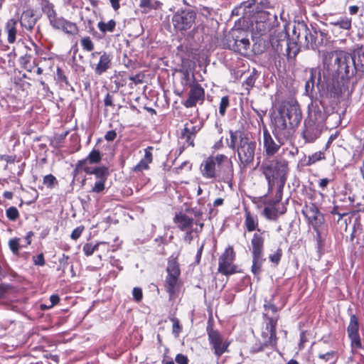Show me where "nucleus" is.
Here are the masks:
<instances>
[{"label":"nucleus","instance_id":"nucleus-1","mask_svg":"<svg viewBox=\"0 0 364 364\" xmlns=\"http://www.w3.org/2000/svg\"><path fill=\"white\" fill-rule=\"evenodd\" d=\"M203 176L207 178H218L230 182L233 177L232 162L223 154L207 158L200 166Z\"/></svg>","mask_w":364,"mask_h":364},{"label":"nucleus","instance_id":"nucleus-2","mask_svg":"<svg viewBox=\"0 0 364 364\" xmlns=\"http://www.w3.org/2000/svg\"><path fill=\"white\" fill-rule=\"evenodd\" d=\"M256 142L240 131H230L229 148L237 150L241 164L245 167L254 161Z\"/></svg>","mask_w":364,"mask_h":364},{"label":"nucleus","instance_id":"nucleus-3","mask_svg":"<svg viewBox=\"0 0 364 364\" xmlns=\"http://www.w3.org/2000/svg\"><path fill=\"white\" fill-rule=\"evenodd\" d=\"M259 171L264 176L268 184V192L272 191L275 184L279 185L283 189L287 181L288 171L287 163L278 159L264 160Z\"/></svg>","mask_w":364,"mask_h":364},{"label":"nucleus","instance_id":"nucleus-4","mask_svg":"<svg viewBox=\"0 0 364 364\" xmlns=\"http://www.w3.org/2000/svg\"><path fill=\"white\" fill-rule=\"evenodd\" d=\"M42 10L47 16L49 23L53 29L62 31L73 36L77 33L78 28L77 25L62 16H58L54 9V6L51 3L45 1L42 6Z\"/></svg>","mask_w":364,"mask_h":364},{"label":"nucleus","instance_id":"nucleus-5","mask_svg":"<svg viewBox=\"0 0 364 364\" xmlns=\"http://www.w3.org/2000/svg\"><path fill=\"white\" fill-rule=\"evenodd\" d=\"M166 272L165 289L169 295V299L173 300L178 296L182 286L180 279L181 271L178 262L176 260L169 261Z\"/></svg>","mask_w":364,"mask_h":364},{"label":"nucleus","instance_id":"nucleus-6","mask_svg":"<svg viewBox=\"0 0 364 364\" xmlns=\"http://www.w3.org/2000/svg\"><path fill=\"white\" fill-rule=\"evenodd\" d=\"M333 68L339 75H348L350 68H355L357 60L350 54L344 51H336L332 53Z\"/></svg>","mask_w":364,"mask_h":364},{"label":"nucleus","instance_id":"nucleus-7","mask_svg":"<svg viewBox=\"0 0 364 364\" xmlns=\"http://www.w3.org/2000/svg\"><path fill=\"white\" fill-rule=\"evenodd\" d=\"M196 14L188 9L177 11L172 16V23L174 28L178 31L190 29L195 22Z\"/></svg>","mask_w":364,"mask_h":364},{"label":"nucleus","instance_id":"nucleus-8","mask_svg":"<svg viewBox=\"0 0 364 364\" xmlns=\"http://www.w3.org/2000/svg\"><path fill=\"white\" fill-rule=\"evenodd\" d=\"M242 33L241 31H234L227 39V45L229 49L246 55L250 50V43L248 38L242 36Z\"/></svg>","mask_w":364,"mask_h":364},{"label":"nucleus","instance_id":"nucleus-9","mask_svg":"<svg viewBox=\"0 0 364 364\" xmlns=\"http://www.w3.org/2000/svg\"><path fill=\"white\" fill-rule=\"evenodd\" d=\"M235 252L232 247H228L219 258L218 271L225 275L232 274L236 272V267L233 264Z\"/></svg>","mask_w":364,"mask_h":364},{"label":"nucleus","instance_id":"nucleus-10","mask_svg":"<svg viewBox=\"0 0 364 364\" xmlns=\"http://www.w3.org/2000/svg\"><path fill=\"white\" fill-rule=\"evenodd\" d=\"M208 336L210 344L214 349V353L218 358L228 350L229 343L224 341L223 336L218 331L212 328H208Z\"/></svg>","mask_w":364,"mask_h":364},{"label":"nucleus","instance_id":"nucleus-11","mask_svg":"<svg viewBox=\"0 0 364 364\" xmlns=\"http://www.w3.org/2000/svg\"><path fill=\"white\" fill-rule=\"evenodd\" d=\"M205 100V90L201 85L193 82L190 85L188 99L183 102L186 108H191L196 106L197 103L202 104Z\"/></svg>","mask_w":364,"mask_h":364},{"label":"nucleus","instance_id":"nucleus-12","mask_svg":"<svg viewBox=\"0 0 364 364\" xmlns=\"http://www.w3.org/2000/svg\"><path fill=\"white\" fill-rule=\"evenodd\" d=\"M283 117L288 121L289 126L294 127L297 126L301 119V110L296 103H288L279 111Z\"/></svg>","mask_w":364,"mask_h":364},{"label":"nucleus","instance_id":"nucleus-13","mask_svg":"<svg viewBox=\"0 0 364 364\" xmlns=\"http://www.w3.org/2000/svg\"><path fill=\"white\" fill-rule=\"evenodd\" d=\"M202 124L200 122L190 121L186 122L181 132V138L185 140L188 146H194V138L200 130Z\"/></svg>","mask_w":364,"mask_h":364},{"label":"nucleus","instance_id":"nucleus-14","mask_svg":"<svg viewBox=\"0 0 364 364\" xmlns=\"http://www.w3.org/2000/svg\"><path fill=\"white\" fill-rule=\"evenodd\" d=\"M359 323L358 319L355 315L352 314L350 318V322L347 328V332L351 341V346L353 348H360L362 347L360 336L358 333Z\"/></svg>","mask_w":364,"mask_h":364},{"label":"nucleus","instance_id":"nucleus-15","mask_svg":"<svg viewBox=\"0 0 364 364\" xmlns=\"http://www.w3.org/2000/svg\"><path fill=\"white\" fill-rule=\"evenodd\" d=\"M304 130L303 137L306 142H314L318 139L321 133L323 127L313 122L312 120H306L304 122Z\"/></svg>","mask_w":364,"mask_h":364},{"label":"nucleus","instance_id":"nucleus-16","mask_svg":"<svg viewBox=\"0 0 364 364\" xmlns=\"http://www.w3.org/2000/svg\"><path fill=\"white\" fill-rule=\"evenodd\" d=\"M277 319L276 318H268L266 323L265 331H262V336L264 338L263 343L265 346L274 345L276 343V326Z\"/></svg>","mask_w":364,"mask_h":364},{"label":"nucleus","instance_id":"nucleus-17","mask_svg":"<svg viewBox=\"0 0 364 364\" xmlns=\"http://www.w3.org/2000/svg\"><path fill=\"white\" fill-rule=\"evenodd\" d=\"M282 143L278 141L277 143L267 129H263V146L267 155H274L281 147Z\"/></svg>","mask_w":364,"mask_h":364},{"label":"nucleus","instance_id":"nucleus-18","mask_svg":"<svg viewBox=\"0 0 364 364\" xmlns=\"http://www.w3.org/2000/svg\"><path fill=\"white\" fill-rule=\"evenodd\" d=\"M102 154L100 150L93 149L85 159L78 161V162L76 164L75 170H84L85 167H88L87 166V164H99L102 161Z\"/></svg>","mask_w":364,"mask_h":364},{"label":"nucleus","instance_id":"nucleus-19","mask_svg":"<svg viewBox=\"0 0 364 364\" xmlns=\"http://www.w3.org/2000/svg\"><path fill=\"white\" fill-rule=\"evenodd\" d=\"M97 55H100V58L98 63L95 68V72L97 75H102L109 68L112 58L109 54L103 51L92 53L91 54L92 58H95Z\"/></svg>","mask_w":364,"mask_h":364},{"label":"nucleus","instance_id":"nucleus-20","mask_svg":"<svg viewBox=\"0 0 364 364\" xmlns=\"http://www.w3.org/2000/svg\"><path fill=\"white\" fill-rule=\"evenodd\" d=\"M173 222L181 231H188L192 229L194 220L183 213L176 214Z\"/></svg>","mask_w":364,"mask_h":364},{"label":"nucleus","instance_id":"nucleus-21","mask_svg":"<svg viewBox=\"0 0 364 364\" xmlns=\"http://www.w3.org/2000/svg\"><path fill=\"white\" fill-rule=\"evenodd\" d=\"M264 239L262 235L255 233L251 240L252 257H263Z\"/></svg>","mask_w":364,"mask_h":364},{"label":"nucleus","instance_id":"nucleus-22","mask_svg":"<svg viewBox=\"0 0 364 364\" xmlns=\"http://www.w3.org/2000/svg\"><path fill=\"white\" fill-rule=\"evenodd\" d=\"M22 27L28 31H32L36 23V18L34 17V12L32 9L24 11L20 18Z\"/></svg>","mask_w":364,"mask_h":364},{"label":"nucleus","instance_id":"nucleus-23","mask_svg":"<svg viewBox=\"0 0 364 364\" xmlns=\"http://www.w3.org/2000/svg\"><path fill=\"white\" fill-rule=\"evenodd\" d=\"M18 20L9 19L5 25V31L7 33V41L9 43H14L16 40Z\"/></svg>","mask_w":364,"mask_h":364},{"label":"nucleus","instance_id":"nucleus-24","mask_svg":"<svg viewBox=\"0 0 364 364\" xmlns=\"http://www.w3.org/2000/svg\"><path fill=\"white\" fill-rule=\"evenodd\" d=\"M87 174H94L99 180H107L109 175L108 168L105 166L92 168L85 167L83 170Z\"/></svg>","mask_w":364,"mask_h":364},{"label":"nucleus","instance_id":"nucleus-25","mask_svg":"<svg viewBox=\"0 0 364 364\" xmlns=\"http://www.w3.org/2000/svg\"><path fill=\"white\" fill-rule=\"evenodd\" d=\"M277 203H272L269 204L264 208V215L269 220H277L279 215H282L286 212V208L282 207L281 210H279L276 207Z\"/></svg>","mask_w":364,"mask_h":364},{"label":"nucleus","instance_id":"nucleus-26","mask_svg":"<svg viewBox=\"0 0 364 364\" xmlns=\"http://www.w3.org/2000/svg\"><path fill=\"white\" fill-rule=\"evenodd\" d=\"M326 114L319 108L313 107L309 111V116L307 120H312L315 124L323 126L326 120Z\"/></svg>","mask_w":364,"mask_h":364},{"label":"nucleus","instance_id":"nucleus-27","mask_svg":"<svg viewBox=\"0 0 364 364\" xmlns=\"http://www.w3.org/2000/svg\"><path fill=\"white\" fill-rule=\"evenodd\" d=\"M245 226L246 230L248 232H252L254 230H257V231H260L259 229H257L258 227V218L255 215H252L250 211L245 210Z\"/></svg>","mask_w":364,"mask_h":364},{"label":"nucleus","instance_id":"nucleus-28","mask_svg":"<svg viewBox=\"0 0 364 364\" xmlns=\"http://www.w3.org/2000/svg\"><path fill=\"white\" fill-rule=\"evenodd\" d=\"M330 24L334 27V29L338 28L343 30H350L351 28V18L347 16L341 17L336 21H331Z\"/></svg>","mask_w":364,"mask_h":364},{"label":"nucleus","instance_id":"nucleus-29","mask_svg":"<svg viewBox=\"0 0 364 364\" xmlns=\"http://www.w3.org/2000/svg\"><path fill=\"white\" fill-rule=\"evenodd\" d=\"M337 358V353L333 350L326 353H320L318 355V359L323 361V364H333L336 362Z\"/></svg>","mask_w":364,"mask_h":364},{"label":"nucleus","instance_id":"nucleus-30","mask_svg":"<svg viewBox=\"0 0 364 364\" xmlns=\"http://www.w3.org/2000/svg\"><path fill=\"white\" fill-rule=\"evenodd\" d=\"M116 26V22L114 20H110L107 23L100 21L97 27L102 33L112 32Z\"/></svg>","mask_w":364,"mask_h":364},{"label":"nucleus","instance_id":"nucleus-31","mask_svg":"<svg viewBox=\"0 0 364 364\" xmlns=\"http://www.w3.org/2000/svg\"><path fill=\"white\" fill-rule=\"evenodd\" d=\"M263 261L264 259L262 257H252V272L255 275H258L261 272V267Z\"/></svg>","mask_w":364,"mask_h":364},{"label":"nucleus","instance_id":"nucleus-32","mask_svg":"<svg viewBox=\"0 0 364 364\" xmlns=\"http://www.w3.org/2000/svg\"><path fill=\"white\" fill-rule=\"evenodd\" d=\"M275 127L279 130H284L289 126L288 121L285 119V116L283 117L279 112V115L276 117L274 119Z\"/></svg>","mask_w":364,"mask_h":364},{"label":"nucleus","instance_id":"nucleus-33","mask_svg":"<svg viewBox=\"0 0 364 364\" xmlns=\"http://www.w3.org/2000/svg\"><path fill=\"white\" fill-rule=\"evenodd\" d=\"M186 211L194 216L196 219L194 222L195 224L198 225L200 226V229L202 230L203 227V223L199 221V218H201V216L203 215V211L200 208H197L187 209Z\"/></svg>","mask_w":364,"mask_h":364},{"label":"nucleus","instance_id":"nucleus-34","mask_svg":"<svg viewBox=\"0 0 364 364\" xmlns=\"http://www.w3.org/2000/svg\"><path fill=\"white\" fill-rule=\"evenodd\" d=\"M355 69L364 71V46H361L358 52L357 63L355 64Z\"/></svg>","mask_w":364,"mask_h":364},{"label":"nucleus","instance_id":"nucleus-35","mask_svg":"<svg viewBox=\"0 0 364 364\" xmlns=\"http://www.w3.org/2000/svg\"><path fill=\"white\" fill-rule=\"evenodd\" d=\"M80 43L83 50L88 52L94 50V43L90 37L82 38Z\"/></svg>","mask_w":364,"mask_h":364},{"label":"nucleus","instance_id":"nucleus-36","mask_svg":"<svg viewBox=\"0 0 364 364\" xmlns=\"http://www.w3.org/2000/svg\"><path fill=\"white\" fill-rule=\"evenodd\" d=\"M6 214L7 218L12 221L16 220L19 216L18 210L14 206L8 208L6 211Z\"/></svg>","mask_w":364,"mask_h":364},{"label":"nucleus","instance_id":"nucleus-37","mask_svg":"<svg viewBox=\"0 0 364 364\" xmlns=\"http://www.w3.org/2000/svg\"><path fill=\"white\" fill-rule=\"evenodd\" d=\"M308 72L309 73V78L307 80H311L315 84L316 79H317L318 83L321 80L319 70L317 68H310Z\"/></svg>","mask_w":364,"mask_h":364},{"label":"nucleus","instance_id":"nucleus-38","mask_svg":"<svg viewBox=\"0 0 364 364\" xmlns=\"http://www.w3.org/2000/svg\"><path fill=\"white\" fill-rule=\"evenodd\" d=\"M331 95L336 97H338L343 93V88L339 85L338 82L336 85L333 82L332 87L329 88Z\"/></svg>","mask_w":364,"mask_h":364},{"label":"nucleus","instance_id":"nucleus-39","mask_svg":"<svg viewBox=\"0 0 364 364\" xmlns=\"http://www.w3.org/2000/svg\"><path fill=\"white\" fill-rule=\"evenodd\" d=\"M99 245H92L87 243L83 246V252L86 256L92 255L94 252L97 250Z\"/></svg>","mask_w":364,"mask_h":364},{"label":"nucleus","instance_id":"nucleus-40","mask_svg":"<svg viewBox=\"0 0 364 364\" xmlns=\"http://www.w3.org/2000/svg\"><path fill=\"white\" fill-rule=\"evenodd\" d=\"M9 246L14 254L18 255L19 250V239L14 238L10 240L9 242Z\"/></svg>","mask_w":364,"mask_h":364},{"label":"nucleus","instance_id":"nucleus-41","mask_svg":"<svg viewBox=\"0 0 364 364\" xmlns=\"http://www.w3.org/2000/svg\"><path fill=\"white\" fill-rule=\"evenodd\" d=\"M149 163L146 162L144 159H141L134 168V172H141L149 168Z\"/></svg>","mask_w":364,"mask_h":364},{"label":"nucleus","instance_id":"nucleus-42","mask_svg":"<svg viewBox=\"0 0 364 364\" xmlns=\"http://www.w3.org/2000/svg\"><path fill=\"white\" fill-rule=\"evenodd\" d=\"M139 7L143 9L144 14L154 8L151 0H140Z\"/></svg>","mask_w":364,"mask_h":364},{"label":"nucleus","instance_id":"nucleus-43","mask_svg":"<svg viewBox=\"0 0 364 364\" xmlns=\"http://www.w3.org/2000/svg\"><path fill=\"white\" fill-rule=\"evenodd\" d=\"M229 106V99L227 96H224L221 98L220 107H219V113L221 115H224L226 111L227 107Z\"/></svg>","mask_w":364,"mask_h":364},{"label":"nucleus","instance_id":"nucleus-44","mask_svg":"<svg viewBox=\"0 0 364 364\" xmlns=\"http://www.w3.org/2000/svg\"><path fill=\"white\" fill-rule=\"evenodd\" d=\"M56 182L55 177L52 174H48L44 176L43 178V183L48 187V188H52L54 183Z\"/></svg>","mask_w":364,"mask_h":364},{"label":"nucleus","instance_id":"nucleus-45","mask_svg":"<svg viewBox=\"0 0 364 364\" xmlns=\"http://www.w3.org/2000/svg\"><path fill=\"white\" fill-rule=\"evenodd\" d=\"M105 180H98L95 182L92 191L95 193H100L105 189Z\"/></svg>","mask_w":364,"mask_h":364},{"label":"nucleus","instance_id":"nucleus-46","mask_svg":"<svg viewBox=\"0 0 364 364\" xmlns=\"http://www.w3.org/2000/svg\"><path fill=\"white\" fill-rule=\"evenodd\" d=\"M282 255V250L278 249L276 251V252H274L272 255H270L269 257V259H270V261L272 262L277 264L279 262L280 259H281Z\"/></svg>","mask_w":364,"mask_h":364},{"label":"nucleus","instance_id":"nucleus-47","mask_svg":"<svg viewBox=\"0 0 364 364\" xmlns=\"http://www.w3.org/2000/svg\"><path fill=\"white\" fill-rule=\"evenodd\" d=\"M314 82H312L311 80H306L305 84V94L311 97L314 88Z\"/></svg>","mask_w":364,"mask_h":364},{"label":"nucleus","instance_id":"nucleus-48","mask_svg":"<svg viewBox=\"0 0 364 364\" xmlns=\"http://www.w3.org/2000/svg\"><path fill=\"white\" fill-rule=\"evenodd\" d=\"M152 150H153L152 146H148L147 148H146L144 149V156L143 159H144L146 162H149V164H151L153 160Z\"/></svg>","mask_w":364,"mask_h":364},{"label":"nucleus","instance_id":"nucleus-49","mask_svg":"<svg viewBox=\"0 0 364 364\" xmlns=\"http://www.w3.org/2000/svg\"><path fill=\"white\" fill-rule=\"evenodd\" d=\"M323 159H324V154L321 151H318L309 156V161L311 163H316Z\"/></svg>","mask_w":364,"mask_h":364},{"label":"nucleus","instance_id":"nucleus-50","mask_svg":"<svg viewBox=\"0 0 364 364\" xmlns=\"http://www.w3.org/2000/svg\"><path fill=\"white\" fill-rule=\"evenodd\" d=\"M256 80V76L255 74H251L244 82V85H246V89L248 90L250 87H252L255 85Z\"/></svg>","mask_w":364,"mask_h":364},{"label":"nucleus","instance_id":"nucleus-51","mask_svg":"<svg viewBox=\"0 0 364 364\" xmlns=\"http://www.w3.org/2000/svg\"><path fill=\"white\" fill-rule=\"evenodd\" d=\"M83 230L84 228L82 226H79L74 229L70 235L71 238L75 240H77L80 237Z\"/></svg>","mask_w":364,"mask_h":364},{"label":"nucleus","instance_id":"nucleus-52","mask_svg":"<svg viewBox=\"0 0 364 364\" xmlns=\"http://www.w3.org/2000/svg\"><path fill=\"white\" fill-rule=\"evenodd\" d=\"M132 294L134 298V299L136 301H140L142 299L143 294L142 291L140 288L134 287L132 291Z\"/></svg>","mask_w":364,"mask_h":364},{"label":"nucleus","instance_id":"nucleus-53","mask_svg":"<svg viewBox=\"0 0 364 364\" xmlns=\"http://www.w3.org/2000/svg\"><path fill=\"white\" fill-rule=\"evenodd\" d=\"M33 263L35 265L43 266L45 264L44 256L41 253L36 257H33Z\"/></svg>","mask_w":364,"mask_h":364},{"label":"nucleus","instance_id":"nucleus-54","mask_svg":"<svg viewBox=\"0 0 364 364\" xmlns=\"http://www.w3.org/2000/svg\"><path fill=\"white\" fill-rule=\"evenodd\" d=\"M59 301H60V298H59L58 295L53 294L50 297V304L48 306H46V305H43V306H45V308H46V309L51 308L54 305L57 304L59 302Z\"/></svg>","mask_w":364,"mask_h":364},{"label":"nucleus","instance_id":"nucleus-55","mask_svg":"<svg viewBox=\"0 0 364 364\" xmlns=\"http://www.w3.org/2000/svg\"><path fill=\"white\" fill-rule=\"evenodd\" d=\"M176 362L178 364H188V360L186 355L183 354H178L176 356Z\"/></svg>","mask_w":364,"mask_h":364},{"label":"nucleus","instance_id":"nucleus-56","mask_svg":"<svg viewBox=\"0 0 364 364\" xmlns=\"http://www.w3.org/2000/svg\"><path fill=\"white\" fill-rule=\"evenodd\" d=\"M333 181V179H331V178H321L319 181H318V186L319 187L321 188V189H325L327 186L328 185V183L330 182H331Z\"/></svg>","mask_w":364,"mask_h":364},{"label":"nucleus","instance_id":"nucleus-57","mask_svg":"<svg viewBox=\"0 0 364 364\" xmlns=\"http://www.w3.org/2000/svg\"><path fill=\"white\" fill-rule=\"evenodd\" d=\"M117 136V133L114 130L108 131L105 135V138L107 141H111L114 140Z\"/></svg>","mask_w":364,"mask_h":364},{"label":"nucleus","instance_id":"nucleus-58","mask_svg":"<svg viewBox=\"0 0 364 364\" xmlns=\"http://www.w3.org/2000/svg\"><path fill=\"white\" fill-rule=\"evenodd\" d=\"M143 75L138 74L133 76H130L129 79L134 82L135 84L141 83L143 82Z\"/></svg>","mask_w":364,"mask_h":364},{"label":"nucleus","instance_id":"nucleus-59","mask_svg":"<svg viewBox=\"0 0 364 364\" xmlns=\"http://www.w3.org/2000/svg\"><path fill=\"white\" fill-rule=\"evenodd\" d=\"M15 156L9 155H0V161H5L6 163L12 164L15 161Z\"/></svg>","mask_w":364,"mask_h":364},{"label":"nucleus","instance_id":"nucleus-60","mask_svg":"<svg viewBox=\"0 0 364 364\" xmlns=\"http://www.w3.org/2000/svg\"><path fill=\"white\" fill-rule=\"evenodd\" d=\"M199 12L205 17H208L211 14V10L206 6L200 7Z\"/></svg>","mask_w":364,"mask_h":364},{"label":"nucleus","instance_id":"nucleus-61","mask_svg":"<svg viewBox=\"0 0 364 364\" xmlns=\"http://www.w3.org/2000/svg\"><path fill=\"white\" fill-rule=\"evenodd\" d=\"M104 102H105V105L107 107H108V106L113 107L114 106L112 96L110 95L109 93L107 94Z\"/></svg>","mask_w":364,"mask_h":364},{"label":"nucleus","instance_id":"nucleus-62","mask_svg":"<svg viewBox=\"0 0 364 364\" xmlns=\"http://www.w3.org/2000/svg\"><path fill=\"white\" fill-rule=\"evenodd\" d=\"M264 307L265 310H271L273 313H276L277 311V308L272 303L265 304Z\"/></svg>","mask_w":364,"mask_h":364},{"label":"nucleus","instance_id":"nucleus-63","mask_svg":"<svg viewBox=\"0 0 364 364\" xmlns=\"http://www.w3.org/2000/svg\"><path fill=\"white\" fill-rule=\"evenodd\" d=\"M192 232H193L192 230H189L188 231H186V235L184 237V240L188 243H190L191 242V240H193Z\"/></svg>","mask_w":364,"mask_h":364},{"label":"nucleus","instance_id":"nucleus-64","mask_svg":"<svg viewBox=\"0 0 364 364\" xmlns=\"http://www.w3.org/2000/svg\"><path fill=\"white\" fill-rule=\"evenodd\" d=\"M119 1L120 0H109L110 3L112 4V6L114 11H117L119 9V7H120Z\"/></svg>","mask_w":364,"mask_h":364}]
</instances>
